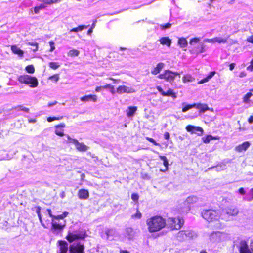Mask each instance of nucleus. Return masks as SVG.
<instances>
[{
	"mask_svg": "<svg viewBox=\"0 0 253 253\" xmlns=\"http://www.w3.org/2000/svg\"><path fill=\"white\" fill-rule=\"evenodd\" d=\"M164 138L166 140H169L170 138V134L169 132H166L164 135Z\"/></svg>",
	"mask_w": 253,
	"mask_h": 253,
	"instance_id": "obj_57",
	"label": "nucleus"
},
{
	"mask_svg": "<svg viewBox=\"0 0 253 253\" xmlns=\"http://www.w3.org/2000/svg\"><path fill=\"white\" fill-rule=\"evenodd\" d=\"M198 201V198L196 196H190L187 198L186 202L189 204H193Z\"/></svg>",
	"mask_w": 253,
	"mask_h": 253,
	"instance_id": "obj_31",
	"label": "nucleus"
},
{
	"mask_svg": "<svg viewBox=\"0 0 253 253\" xmlns=\"http://www.w3.org/2000/svg\"><path fill=\"white\" fill-rule=\"evenodd\" d=\"M137 110L136 106H129L126 110V116L128 117H132Z\"/></svg>",
	"mask_w": 253,
	"mask_h": 253,
	"instance_id": "obj_25",
	"label": "nucleus"
},
{
	"mask_svg": "<svg viewBox=\"0 0 253 253\" xmlns=\"http://www.w3.org/2000/svg\"><path fill=\"white\" fill-rule=\"evenodd\" d=\"M182 81L184 83L190 82L194 81L195 79L190 74H185L182 77Z\"/></svg>",
	"mask_w": 253,
	"mask_h": 253,
	"instance_id": "obj_30",
	"label": "nucleus"
},
{
	"mask_svg": "<svg viewBox=\"0 0 253 253\" xmlns=\"http://www.w3.org/2000/svg\"><path fill=\"white\" fill-rule=\"evenodd\" d=\"M79 53L80 52L78 50L75 49H73L70 50L68 52V55L69 56H71V57L78 56L79 54Z\"/></svg>",
	"mask_w": 253,
	"mask_h": 253,
	"instance_id": "obj_35",
	"label": "nucleus"
},
{
	"mask_svg": "<svg viewBox=\"0 0 253 253\" xmlns=\"http://www.w3.org/2000/svg\"><path fill=\"white\" fill-rule=\"evenodd\" d=\"M205 45L201 43L198 46H194L190 49V52L192 54L194 55H198L200 53H203L205 51Z\"/></svg>",
	"mask_w": 253,
	"mask_h": 253,
	"instance_id": "obj_13",
	"label": "nucleus"
},
{
	"mask_svg": "<svg viewBox=\"0 0 253 253\" xmlns=\"http://www.w3.org/2000/svg\"><path fill=\"white\" fill-rule=\"evenodd\" d=\"M219 138L218 137H213L211 135H206L202 138L203 142L204 143H208L211 140H218Z\"/></svg>",
	"mask_w": 253,
	"mask_h": 253,
	"instance_id": "obj_27",
	"label": "nucleus"
},
{
	"mask_svg": "<svg viewBox=\"0 0 253 253\" xmlns=\"http://www.w3.org/2000/svg\"><path fill=\"white\" fill-rule=\"evenodd\" d=\"M49 80H53L55 82H57L59 79V76L58 74H55L51 75L48 77Z\"/></svg>",
	"mask_w": 253,
	"mask_h": 253,
	"instance_id": "obj_44",
	"label": "nucleus"
},
{
	"mask_svg": "<svg viewBox=\"0 0 253 253\" xmlns=\"http://www.w3.org/2000/svg\"><path fill=\"white\" fill-rule=\"evenodd\" d=\"M195 106V103H193L192 104H188V105H186L185 106H184L182 109V111L183 112H186L187 111L189 110V109L192 108H194V106Z\"/></svg>",
	"mask_w": 253,
	"mask_h": 253,
	"instance_id": "obj_38",
	"label": "nucleus"
},
{
	"mask_svg": "<svg viewBox=\"0 0 253 253\" xmlns=\"http://www.w3.org/2000/svg\"><path fill=\"white\" fill-rule=\"evenodd\" d=\"M247 69L250 71H253V58L251 60L250 65L247 67Z\"/></svg>",
	"mask_w": 253,
	"mask_h": 253,
	"instance_id": "obj_52",
	"label": "nucleus"
},
{
	"mask_svg": "<svg viewBox=\"0 0 253 253\" xmlns=\"http://www.w3.org/2000/svg\"><path fill=\"white\" fill-rule=\"evenodd\" d=\"M49 44L50 45V48L49 49V51L50 52H52L55 49V43H54V42L52 41H50L49 42Z\"/></svg>",
	"mask_w": 253,
	"mask_h": 253,
	"instance_id": "obj_49",
	"label": "nucleus"
},
{
	"mask_svg": "<svg viewBox=\"0 0 253 253\" xmlns=\"http://www.w3.org/2000/svg\"><path fill=\"white\" fill-rule=\"evenodd\" d=\"M160 42L162 45H166L170 47L171 44V40L168 37H164L159 39Z\"/></svg>",
	"mask_w": 253,
	"mask_h": 253,
	"instance_id": "obj_23",
	"label": "nucleus"
},
{
	"mask_svg": "<svg viewBox=\"0 0 253 253\" xmlns=\"http://www.w3.org/2000/svg\"><path fill=\"white\" fill-rule=\"evenodd\" d=\"M69 253H85L84 246L80 243L71 244L69 246Z\"/></svg>",
	"mask_w": 253,
	"mask_h": 253,
	"instance_id": "obj_8",
	"label": "nucleus"
},
{
	"mask_svg": "<svg viewBox=\"0 0 253 253\" xmlns=\"http://www.w3.org/2000/svg\"><path fill=\"white\" fill-rule=\"evenodd\" d=\"M229 70L230 71H232L235 67V63H230L229 65Z\"/></svg>",
	"mask_w": 253,
	"mask_h": 253,
	"instance_id": "obj_59",
	"label": "nucleus"
},
{
	"mask_svg": "<svg viewBox=\"0 0 253 253\" xmlns=\"http://www.w3.org/2000/svg\"><path fill=\"white\" fill-rule=\"evenodd\" d=\"M250 246L252 251V253H253V239L251 241Z\"/></svg>",
	"mask_w": 253,
	"mask_h": 253,
	"instance_id": "obj_64",
	"label": "nucleus"
},
{
	"mask_svg": "<svg viewBox=\"0 0 253 253\" xmlns=\"http://www.w3.org/2000/svg\"><path fill=\"white\" fill-rule=\"evenodd\" d=\"M200 41V38L197 37H195L191 39L189 42V43L190 45H192L194 43H197L199 42Z\"/></svg>",
	"mask_w": 253,
	"mask_h": 253,
	"instance_id": "obj_45",
	"label": "nucleus"
},
{
	"mask_svg": "<svg viewBox=\"0 0 253 253\" xmlns=\"http://www.w3.org/2000/svg\"><path fill=\"white\" fill-rule=\"evenodd\" d=\"M239 253H252L251 248H249L247 242L245 240H242L240 242L238 247Z\"/></svg>",
	"mask_w": 253,
	"mask_h": 253,
	"instance_id": "obj_11",
	"label": "nucleus"
},
{
	"mask_svg": "<svg viewBox=\"0 0 253 253\" xmlns=\"http://www.w3.org/2000/svg\"><path fill=\"white\" fill-rule=\"evenodd\" d=\"M19 82L22 84L28 85L31 88H36L39 85V82L37 78L28 74L20 75L17 79Z\"/></svg>",
	"mask_w": 253,
	"mask_h": 253,
	"instance_id": "obj_3",
	"label": "nucleus"
},
{
	"mask_svg": "<svg viewBox=\"0 0 253 253\" xmlns=\"http://www.w3.org/2000/svg\"><path fill=\"white\" fill-rule=\"evenodd\" d=\"M171 26V24L169 23H167L164 24L160 25V28L162 30H165L167 29L170 28Z\"/></svg>",
	"mask_w": 253,
	"mask_h": 253,
	"instance_id": "obj_46",
	"label": "nucleus"
},
{
	"mask_svg": "<svg viewBox=\"0 0 253 253\" xmlns=\"http://www.w3.org/2000/svg\"><path fill=\"white\" fill-rule=\"evenodd\" d=\"M25 70L26 71L30 74H33L35 71V69L33 65H28L25 67Z\"/></svg>",
	"mask_w": 253,
	"mask_h": 253,
	"instance_id": "obj_36",
	"label": "nucleus"
},
{
	"mask_svg": "<svg viewBox=\"0 0 253 253\" xmlns=\"http://www.w3.org/2000/svg\"><path fill=\"white\" fill-rule=\"evenodd\" d=\"M238 192L240 194L243 195L245 194V191L243 187H241L238 189Z\"/></svg>",
	"mask_w": 253,
	"mask_h": 253,
	"instance_id": "obj_58",
	"label": "nucleus"
},
{
	"mask_svg": "<svg viewBox=\"0 0 253 253\" xmlns=\"http://www.w3.org/2000/svg\"><path fill=\"white\" fill-rule=\"evenodd\" d=\"M186 129L187 131L191 132L192 133H197L199 136L203 134V129L200 126H195L189 125L186 126Z\"/></svg>",
	"mask_w": 253,
	"mask_h": 253,
	"instance_id": "obj_10",
	"label": "nucleus"
},
{
	"mask_svg": "<svg viewBox=\"0 0 253 253\" xmlns=\"http://www.w3.org/2000/svg\"><path fill=\"white\" fill-rule=\"evenodd\" d=\"M76 149L80 151H86L87 150V147L83 143H79V141L76 145Z\"/></svg>",
	"mask_w": 253,
	"mask_h": 253,
	"instance_id": "obj_28",
	"label": "nucleus"
},
{
	"mask_svg": "<svg viewBox=\"0 0 253 253\" xmlns=\"http://www.w3.org/2000/svg\"><path fill=\"white\" fill-rule=\"evenodd\" d=\"M48 66L50 68L56 70L60 67V64L58 62H50L48 63Z\"/></svg>",
	"mask_w": 253,
	"mask_h": 253,
	"instance_id": "obj_37",
	"label": "nucleus"
},
{
	"mask_svg": "<svg viewBox=\"0 0 253 253\" xmlns=\"http://www.w3.org/2000/svg\"><path fill=\"white\" fill-rule=\"evenodd\" d=\"M65 127V124L64 123H60L55 126L56 128H60L62 129V128Z\"/></svg>",
	"mask_w": 253,
	"mask_h": 253,
	"instance_id": "obj_56",
	"label": "nucleus"
},
{
	"mask_svg": "<svg viewBox=\"0 0 253 253\" xmlns=\"http://www.w3.org/2000/svg\"><path fill=\"white\" fill-rule=\"evenodd\" d=\"M145 138L147 140H148V141H149L151 143H152L155 146H159L160 145L159 144L157 143L156 142V141L152 138L146 137Z\"/></svg>",
	"mask_w": 253,
	"mask_h": 253,
	"instance_id": "obj_48",
	"label": "nucleus"
},
{
	"mask_svg": "<svg viewBox=\"0 0 253 253\" xmlns=\"http://www.w3.org/2000/svg\"><path fill=\"white\" fill-rule=\"evenodd\" d=\"M87 236V235L85 230L80 231L78 233H77L76 231L75 232V233L69 232L68 234L66 236L65 239L70 243H72L77 240H83L85 239Z\"/></svg>",
	"mask_w": 253,
	"mask_h": 253,
	"instance_id": "obj_5",
	"label": "nucleus"
},
{
	"mask_svg": "<svg viewBox=\"0 0 253 253\" xmlns=\"http://www.w3.org/2000/svg\"><path fill=\"white\" fill-rule=\"evenodd\" d=\"M78 198L80 199H87L89 196V193L88 190L81 189L78 192Z\"/></svg>",
	"mask_w": 253,
	"mask_h": 253,
	"instance_id": "obj_20",
	"label": "nucleus"
},
{
	"mask_svg": "<svg viewBox=\"0 0 253 253\" xmlns=\"http://www.w3.org/2000/svg\"><path fill=\"white\" fill-rule=\"evenodd\" d=\"M209 80L208 79V78L207 77H206L205 78H204L202 79V80H201L200 81H199L198 82V84H203V83L208 82Z\"/></svg>",
	"mask_w": 253,
	"mask_h": 253,
	"instance_id": "obj_54",
	"label": "nucleus"
},
{
	"mask_svg": "<svg viewBox=\"0 0 253 253\" xmlns=\"http://www.w3.org/2000/svg\"><path fill=\"white\" fill-rule=\"evenodd\" d=\"M11 50L13 54L18 55L20 57L23 56L24 51L16 45L11 46Z\"/></svg>",
	"mask_w": 253,
	"mask_h": 253,
	"instance_id": "obj_21",
	"label": "nucleus"
},
{
	"mask_svg": "<svg viewBox=\"0 0 253 253\" xmlns=\"http://www.w3.org/2000/svg\"><path fill=\"white\" fill-rule=\"evenodd\" d=\"M185 221L181 216L170 217L167 219V227L170 230H180L184 224Z\"/></svg>",
	"mask_w": 253,
	"mask_h": 253,
	"instance_id": "obj_2",
	"label": "nucleus"
},
{
	"mask_svg": "<svg viewBox=\"0 0 253 253\" xmlns=\"http://www.w3.org/2000/svg\"><path fill=\"white\" fill-rule=\"evenodd\" d=\"M159 158H160V159L163 160V164L165 167V169H161L160 171H162V172H165V171H167L168 169V165H169L168 161L167 159V157L165 156H160Z\"/></svg>",
	"mask_w": 253,
	"mask_h": 253,
	"instance_id": "obj_26",
	"label": "nucleus"
},
{
	"mask_svg": "<svg viewBox=\"0 0 253 253\" xmlns=\"http://www.w3.org/2000/svg\"><path fill=\"white\" fill-rule=\"evenodd\" d=\"M251 145V143L249 141H245L242 144L236 146L235 148V150L237 152H242L246 151Z\"/></svg>",
	"mask_w": 253,
	"mask_h": 253,
	"instance_id": "obj_15",
	"label": "nucleus"
},
{
	"mask_svg": "<svg viewBox=\"0 0 253 253\" xmlns=\"http://www.w3.org/2000/svg\"><path fill=\"white\" fill-rule=\"evenodd\" d=\"M40 9L38 8V6H36L34 8V11L35 14H38Z\"/></svg>",
	"mask_w": 253,
	"mask_h": 253,
	"instance_id": "obj_62",
	"label": "nucleus"
},
{
	"mask_svg": "<svg viewBox=\"0 0 253 253\" xmlns=\"http://www.w3.org/2000/svg\"><path fill=\"white\" fill-rule=\"evenodd\" d=\"M14 108L15 109H17L18 111H22L25 112H29V108L24 107L22 105H18L16 107H15Z\"/></svg>",
	"mask_w": 253,
	"mask_h": 253,
	"instance_id": "obj_39",
	"label": "nucleus"
},
{
	"mask_svg": "<svg viewBox=\"0 0 253 253\" xmlns=\"http://www.w3.org/2000/svg\"><path fill=\"white\" fill-rule=\"evenodd\" d=\"M184 235H186L185 231V230H180L178 232V236H183Z\"/></svg>",
	"mask_w": 253,
	"mask_h": 253,
	"instance_id": "obj_60",
	"label": "nucleus"
},
{
	"mask_svg": "<svg viewBox=\"0 0 253 253\" xmlns=\"http://www.w3.org/2000/svg\"><path fill=\"white\" fill-rule=\"evenodd\" d=\"M248 121L250 124H252L253 122V116H251L248 118Z\"/></svg>",
	"mask_w": 253,
	"mask_h": 253,
	"instance_id": "obj_63",
	"label": "nucleus"
},
{
	"mask_svg": "<svg viewBox=\"0 0 253 253\" xmlns=\"http://www.w3.org/2000/svg\"><path fill=\"white\" fill-rule=\"evenodd\" d=\"M215 71H211L208 74L207 77L209 80H210L215 74Z\"/></svg>",
	"mask_w": 253,
	"mask_h": 253,
	"instance_id": "obj_53",
	"label": "nucleus"
},
{
	"mask_svg": "<svg viewBox=\"0 0 253 253\" xmlns=\"http://www.w3.org/2000/svg\"><path fill=\"white\" fill-rule=\"evenodd\" d=\"M142 217V213L140 212L138 209H137L136 212L131 215V218L133 219H140Z\"/></svg>",
	"mask_w": 253,
	"mask_h": 253,
	"instance_id": "obj_40",
	"label": "nucleus"
},
{
	"mask_svg": "<svg viewBox=\"0 0 253 253\" xmlns=\"http://www.w3.org/2000/svg\"><path fill=\"white\" fill-rule=\"evenodd\" d=\"M228 38H223L220 37H215L212 39H206L204 40V42H208L210 43L218 42L219 43H226L227 42Z\"/></svg>",
	"mask_w": 253,
	"mask_h": 253,
	"instance_id": "obj_17",
	"label": "nucleus"
},
{
	"mask_svg": "<svg viewBox=\"0 0 253 253\" xmlns=\"http://www.w3.org/2000/svg\"><path fill=\"white\" fill-rule=\"evenodd\" d=\"M97 96L95 94L85 95L80 98V100L83 102H97Z\"/></svg>",
	"mask_w": 253,
	"mask_h": 253,
	"instance_id": "obj_14",
	"label": "nucleus"
},
{
	"mask_svg": "<svg viewBox=\"0 0 253 253\" xmlns=\"http://www.w3.org/2000/svg\"><path fill=\"white\" fill-rule=\"evenodd\" d=\"M63 118V116L56 117H48L47 120L48 122H51L55 120H60Z\"/></svg>",
	"mask_w": 253,
	"mask_h": 253,
	"instance_id": "obj_41",
	"label": "nucleus"
},
{
	"mask_svg": "<svg viewBox=\"0 0 253 253\" xmlns=\"http://www.w3.org/2000/svg\"><path fill=\"white\" fill-rule=\"evenodd\" d=\"M28 45L30 46H33V47H35V48L33 49V51L35 52L38 50L39 44L37 42H29L28 43Z\"/></svg>",
	"mask_w": 253,
	"mask_h": 253,
	"instance_id": "obj_43",
	"label": "nucleus"
},
{
	"mask_svg": "<svg viewBox=\"0 0 253 253\" xmlns=\"http://www.w3.org/2000/svg\"><path fill=\"white\" fill-rule=\"evenodd\" d=\"M39 1H40L41 2H43L45 4H48V5H51L54 3H56L59 1H60L61 0H38Z\"/></svg>",
	"mask_w": 253,
	"mask_h": 253,
	"instance_id": "obj_33",
	"label": "nucleus"
},
{
	"mask_svg": "<svg viewBox=\"0 0 253 253\" xmlns=\"http://www.w3.org/2000/svg\"><path fill=\"white\" fill-rule=\"evenodd\" d=\"M202 217L208 222H213L219 219L220 215L216 210H206L202 212Z\"/></svg>",
	"mask_w": 253,
	"mask_h": 253,
	"instance_id": "obj_4",
	"label": "nucleus"
},
{
	"mask_svg": "<svg viewBox=\"0 0 253 253\" xmlns=\"http://www.w3.org/2000/svg\"><path fill=\"white\" fill-rule=\"evenodd\" d=\"M68 140L69 143H73L75 145V146L76 145L78 142V141L77 139L71 138L69 136H68Z\"/></svg>",
	"mask_w": 253,
	"mask_h": 253,
	"instance_id": "obj_51",
	"label": "nucleus"
},
{
	"mask_svg": "<svg viewBox=\"0 0 253 253\" xmlns=\"http://www.w3.org/2000/svg\"><path fill=\"white\" fill-rule=\"evenodd\" d=\"M117 92L119 94L124 93H131L134 92V90L125 85H120L117 88Z\"/></svg>",
	"mask_w": 253,
	"mask_h": 253,
	"instance_id": "obj_16",
	"label": "nucleus"
},
{
	"mask_svg": "<svg viewBox=\"0 0 253 253\" xmlns=\"http://www.w3.org/2000/svg\"><path fill=\"white\" fill-rule=\"evenodd\" d=\"M178 43L181 47H185L187 45V41L184 38H180L178 39Z\"/></svg>",
	"mask_w": 253,
	"mask_h": 253,
	"instance_id": "obj_32",
	"label": "nucleus"
},
{
	"mask_svg": "<svg viewBox=\"0 0 253 253\" xmlns=\"http://www.w3.org/2000/svg\"><path fill=\"white\" fill-rule=\"evenodd\" d=\"M156 89L163 96H171L173 98H176L177 97L176 93L174 92L172 89H168L167 92L164 91L163 88L160 86H157Z\"/></svg>",
	"mask_w": 253,
	"mask_h": 253,
	"instance_id": "obj_12",
	"label": "nucleus"
},
{
	"mask_svg": "<svg viewBox=\"0 0 253 253\" xmlns=\"http://www.w3.org/2000/svg\"><path fill=\"white\" fill-rule=\"evenodd\" d=\"M55 132L57 135L59 136H63L64 135V130L60 128H56Z\"/></svg>",
	"mask_w": 253,
	"mask_h": 253,
	"instance_id": "obj_42",
	"label": "nucleus"
},
{
	"mask_svg": "<svg viewBox=\"0 0 253 253\" xmlns=\"http://www.w3.org/2000/svg\"><path fill=\"white\" fill-rule=\"evenodd\" d=\"M47 211L50 217L52 218V219H56V220L63 219L64 218L67 217L69 214L68 212L64 211L62 213V214H61L60 215H54L52 214L51 209H47Z\"/></svg>",
	"mask_w": 253,
	"mask_h": 253,
	"instance_id": "obj_18",
	"label": "nucleus"
},
{
	"mask_svg": "<svg viewBox=\"0 0 253 253\" xmlns=\"http://www.w3.org/2000/svg\"><path fill=\"white\" fill-rule=\"evenodd\" d=\"M148 231L150 233L160 231L164 228L166 225V220L161 215H153L146 219Z\"/></svg>",
	"mask_w": 253,
	"mask_h": 253,
	"instance_id": "obj_1",
	"label": "nucleus"
},
{
	"mask_svg": "<svg viewBox=\"0 0 253 253\" xmlns=\"http://www.w3.org/2000/svg\"><path fill=\"white\" fill-rule=\"evenodd\" d=\"M164 63H159L157 64L156 67H155L152 71L151 73L153 75H157L160 72L164 67Z\"/></svg>",
	"mask_w": 253,
	"mask_h": 253,
	"instance_id": "obj_24",
	"label": "nucleus"
},
{
	"mask_svg": "<svg viewBox=\"0 0 253 253\" xmlns=\"http://www.w3.org/2000/svg\"><path fill=\"white\" fill-rule=\"evenodd\" d=\"M223 214L222 219L226 221L228 220V218L236 216L239 213L238 209L234 206L231 205L227 207L223 210Z\"/></svg>",
	"mask_w": 253,
	"mask_h": 253,
	"instance_id": "obj_6",
	"label": "nucleus"
},
{
	"mask_svg": "<svg viewBox=\"0 0 253 253\" xmlns=\"http://www.w3.org/2000/svg\"><path fill=\"white\" fill-rule=\"evenodd\" d=\"M88 27V26H87V25H80L77 27H75V28H73L71 29L70 30V32H78L79 31H81L84 29H86Z\"/></svg>",
	"mask_w": 253,
	"mask_h": 253,
	"instance_id": "obj_29",
	"label": "nucleus"
},
{
	"mask_svg": "<svg viewBox=\"0 0 253 253\" xmlns=\"http://www.w3.org/2000/svg\"><path fill=\"white\" fill-rule=\"evenodd\" d=\"M179 75L177 72H173L169 70H165L162 74L158 76L160 79H164L167 81H171L174 80L177 75Z\"/></svg>",
	"mask_w": 253,
	"mask_h": 253,
	"instance_id": "obj_7",
	"label": "nucleus"
},
{
	"mask_svg": "<svg viewBox=\"0 0 253 253\" xmlns=\"http://www.w3.org/2000/svg\"><path fill=\"white\" fill-rule=\"evenodd\" d=\"M194 107L197 109H199V113H204L210 109L208 105L206 104L195 103V106Z\"/></svg>",
	"mask_w": 253,
	"mask_h": 253,
	"instance_id": "obj_22",
	"label": "nucleus"
},
{
	"mask_svg": "<svg viewBox=\"0 0 253 253\" xmlns=\"http://www.w3.org/2000/svg\"><path fill=\"white\" fill-rule=\"evenodd\" d=\"M247 42H249V43H251L253 44V35H252L250 37H249L247 40H246Z\"/></svg>",
	"mask_w": 253,
	"mask_h": 253,
	"instance_id": "obj_55",
	"label": "nucleus"
},
{
	"mask_svg": "<svg viewBox=\"0 0 253 253\" xmlns=\"http://www.w3.org/2000/svg\"><path fill=\"white\" fill-rule=\"evenodd\" d=\"M253 96L252 92H249L246 93L243 98V101L244 103H248L250 102V98Z\"/></svg>",
	"mask_w": 253,
	"mask_h": 253,
	"instance_id": "obj_34",
	"label": "nucleus"
},
{
	"mask_svg": "<svg viewBox=\"0 0 253 253\" xmlns=\"http://www.w3.org/2000/svg\"><path fill=\"white\" fill-rule=\"evenodd\" d=\"M40 211H41V208L40 207H37V209H36V213L38 214V217L39 218L40 222H42V217H41Z\"/></svg>",
	"mask_w": 253,
	"mask_h": 253,
	"instance_id": "obj_50",
	"label": "nucleus"
},
{
	"mask_svg": "<svg viewBox=\"0 0 253 253\" xmlns=\"http://www.w3.org/2000/svg\"><path fill=\"white\" fill-rule=\"evenodd\" d=\"M131 199L134 202H138L139 199V195L137 193H133L131 196Z\"/></svg>",
	"mask_w": 253,
	"mask_h": 253,
	"instance_id": "obj_47",
	"label": "nucleus"
},
{
	"mask_svg": "<svg viewBox=\"0 0 253 253\" xmlns=\"http://www.w3.org/2000/svg\"><path fill=\"white\" fill-rule=\"evenodd\" d=\"M66 226V221L64 223H59L54 221V219H52L51 222V228L54 230H62Z\"/></svg>",
	"mask_w": 253,
	"mask_h": 253,
	"instance_id": "obj_19",
	"label": "nucleus"
},
{
	"mask_svg": "<svg viewBox=\"0 0 253 253\" xmlns=\"http://www.w3.org/2000/svg\"><path fill=\"white\" fill-rule=\"evenodd\" d=\"M57 245L59 248V252L57 253H67L68 249L69 250L67 242L59 240L57 241Z\"/></svg>",
	"mask_w": 253,
	"mask_h": 253,
	"instance_id": "obj_9",
	"label": "nucleus"
},
{
	"mask_svg": "<svg viewBox=\"0 0 253 253\" xmlns=\"http://www.w3.org/2000/svg\"><path fill=\"white\" fill-rule=\"evenodd\" d=\"M109 89L112 94H114L115 93V91L114 90V87L113 85H111V87H110Z\"/></svg>",
	"mask_w": 253,
	"mask_h": 253,
	"instance_id": "obj_61",
	"label": "nucleus"
}]
</instances>
